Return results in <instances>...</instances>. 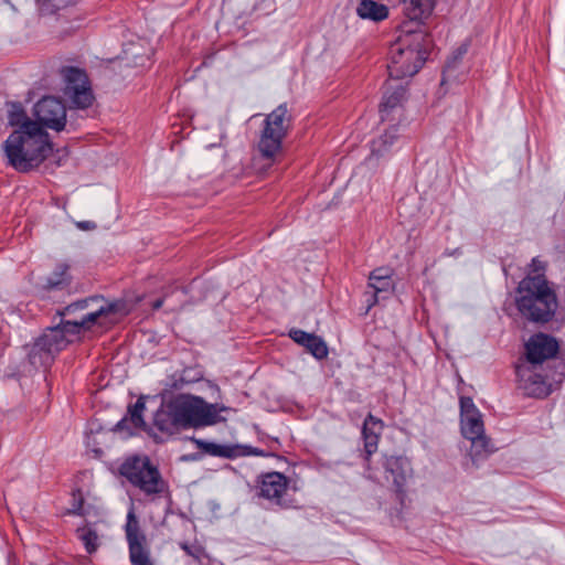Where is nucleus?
<instances>
[{
  "label": "nucleus",
  "instance_id": "6",
  "mask_svg": "<svg viewBox=\"0 0 565 565\" xmlns=\"http://www.w3.org/2000/svg\"><path fill=\"white\" fill-rule=\"evenodd\" d=\"M119 473L151 502L169 494L168 482L147 456L128 457L120 465Z\"/></svg>",
  "mask_w": 565,
  "mask_h": 565
},
{
  "label": "nucleus",
  "instance_id": "31",
  "mask_svg": "<svg viewBox=\"0 0 565 565\" xmlns=\"http://www.w3.org/2000/svg\"><path fill=\"white\" fill-rule=\"evenodd\" d=\"M95 225L92 222H79L77 223V227L81 230H89L93 228Z\"/></svg>",
  "mask_w": 565,
  "mask_h": 565
},
{
  "label": "nucleus",
  "instance_id": "20",
  "mask_svg": "<svg viewBox=\"0 0 565 565\" xmlns=\"http://www.w3.org/2000/svg\"><path fill=\"white\" fill-rule=\"evenodd\" d=\"M382 430L383 422L374 417L372 414H369L364 419L362 429L366 459L376 452Z\"/></svg>",
  "mask_w": 565,
  "mask_h": 565
},
{
  "label": "nucleus",
  "instance_id": "18",
  "mask_svg": "<svg viewBox=\"0 0 565 565\" xmlns=\"http://www.w3.org/2000/svg\"><path fill=\"white\" fill-rule=\"evenodd\" d=\"M289 337L298 344L305 347L316 359L322 360L328 356L327 343L321 337L308 333L300 329H291Z\"/></svg>",
  "mask_w": 565,
  "mask_h": 565
},
{
  "label": "nucleus",
  "instance_id": "29",
  "mask_svg": "<svg viewBox=\"0 0 565 565\" xmlns=\"http://www.w3.org/2000/svg\"><path fill=\"white\" fill-rule=\"evenodd\" d=\"M529 268H530V270H529L527 275H531V276L544 275L545 276L546 264L543 260H541L539 257H534L531 260Z\"/></svg>",
  "mask_w": 565,
  "mask_h": 565
},
{
  "label": "nucleus",
  "instance_id": "14",
  "mask_svg": "<svg viewBox=\"0 0 565 565\" xmlns=\"http://www.w3.org/2000/svg\"><path fill=\"white\" fill-rule=\"evenodd\" d=\"M526 359L532 365L541 364L553 358L558 349L557 342L543 333L534 334L525 344Z\"/></svg>",
  "mask_w": 565,
  "mask_h": 565
},
{
  "label": "nucleus",
  "instance_id": "13",
  "mask_svg": "<svg viewBox=\"0 0 565 565\" xmlns=\"http://www.w3.org/2000/svg\"><path fill=\"white\" fill-rule=\"evenodd\" d=\"M195 444L203 452L221 458L235 459L246 456H263V450L247 445L239 444H217L205 441L202 439L195 440Z\"/></svg>",
  "mask_w": 565,
  "mask_h": 565
},
{
  "label": "nucleus",
  "instance_id": "8",
  "mask_svg": "<svg viewBox=\"0 0 565 565\" xmlns=\"http://www.w3.org/2000/svg\"><path fill=\"white\" fill-rule=\"evenodd\" d=\"M460 429L462 436L471 441L469 455L473 463L493 451L484 434L482 415L470 397H460Z\"/></svg>",
  "mask_w": 565,
  "mask_h": 565
},
{
  "label": "nucleus",
  "instance_id": "21",
  "mask_svg": "<svg viewBox=\"0 0 565 565\" xmlns=\"http://www.w3.org/2000/svg\"><path fill=\"white\" fill-rule=\"evenodd\" d=\"M386 471L392 475L396 492L402 497L404 494V486L411 476V463L404 457H390L386 460Z\"/></svg>",
  "mask_w": 565,
  "mask_h": 565
},
{
  "label": "nucleus",
  "instance_id": "12",
  "mask_svg": "<svg viewBox=\"0 0 565 565\" xmlns=\"http://www.w3.org/2000/svg\"><path fill=\"white\" fill-rule=\"evenodd\" d=\"M65 88L64 94L70 102L79 108H86L92 105L94 96L87 75L76 67H67L63 71Z\"/></svg>",
  "mask_w": 565,
  "mask_h": 565
},
{
  "label": "nucleus",
  "instance_id": "16",
  "mask_svg": "<svg viewBox=\"0 0 565 565\" xmlns=\"http://www.w3.org/2000/svg\"><path fill=\"white\" fill-rule=\"evenodd\" d=\"M288 479L280 472H269L262 477L259 495L277 505L287 507L284 495L288 490Z\"/></svg>",
  "mask_w": 565,
  "mask_h": 565
},
{
  "label": "nucleus",
  "instance_id": "4",
  "mask_svg": "<svg viewBox=\"0 0 565 565\" xmlns=\"http://www.w3.org/2000/svg\"><path fill=\"white\" fill-rule=\"evenodd\" d=\"M105 307L96 311L84 315L79 320L63 321L56 327L47 328L43 334L36 339L29 359L32 364H45L52 360L53 354L62 351L75 340L82 329H90L96 320L105 312Z\"/></svg>",
  "mask_w": 565,
  "mask_h": 565
},
{
  "label": "nucleus",
  "instance_id": "27",
  "mask_svg": "<svg viewBox=\"0 0 565 565\" xmlns=\"http://www.w3.org/2000/svg\"><path fill=\"white\" fill-rule=\"evenodd\" d=\"M79 537L81 540L83 541L85 547H86V551L88 553H92L96 550L97 547V535L95 532H92L90 530H82L79 532Z\"/></svg>",
  "mask_w": 565,
  "mask_h": 565
},
{
  "label": "nucleus",
  "instance_id": "22",
  "mask_svg": "<svg viewBox=\"0 0 565 565\" xmlns=\"http://www.w3.org/2000/svg\"><path fill=\"white\" fill-rule=\"evenodd\" d=\"M403 12L409 21L419 22L430 15L434 0H402Z\"/></svg>",
  "mask_w": 565,
  "mask_h": 565
},
{
  "label": "nucleus",
  "instance_id": "2",
  "mask_svg": "<svg viewBox=\"0 0 565 565\" xmlns=\"http://www.w3.org/2000/svg\"><path fill=\"white\" fill-rule=\"evenodd\" d=\"M226 409L199 396L179 394L156 412L153 425L161 433L172 435L181 429L214 425L220 420V413Z\"/></svg>",
  "mask_w": 565,
  "mask_h": 565
},
{
  "label": "nucleus",
  "instance_id": "30",
  "mask_svg": "<svg viewBox=\"0 0 565 565\" xmlns=\"http://www.w3.org/2000/svg\"><path fill=\"white\" fill-rule=\"evenodd\" d=\"M83 509V495L81 491L73 492V503L67 510L68 513L81 514Z\"/></svg>",
  "mask_w": 565,
  "mask_h": 565
},
{
  "label": "nucleus",
  "instance_id": "23",
  "mask_svg": "<svg viewBox=\"0 0 565 565\" xmlns=\"http://www.w3.org/2000/svg\"><path fill=\"white\" fill-rule=\"evenodd\" d=\"M356 14L361 19L379 22L388 17V8L374 0H361L356 8Z\"/></svg>",
  "mask_w": 565,
  "mask_h": 565
},
{
  "label": "nucleus",
  "instance_id": "28",
  "mask_svg": "<svg viewBox=\"0 0 565 565\" xmlns=\"http://www.w3.org/2000/svg\"><path fill=\"white\" fill-rule=\"evenodd\" d=\"M180 547L195 561L201 562L204 556V550L199 545H189L188 543H181Z\"/></svg>",
  "mask_w": 565,
  "mask_h": 565
},
{
  "label": "nucleus",
  "instance_id": "32",
  "mask_svg": "<svg viewBox=\"0 0 565 565\" xmlns=\"http://www.w3.org/2000/svg\"><path fill=\"white\" fill-rule=\"evenodd\" d=\"M79 307L83 308V303L82 302H77V303H74V305H71V306L66 307L65 311L67 313H70L71 311H74L75 309H77Z\"/></svg>",
  "mask_w": 565,
  "mask_h": 565
},
{
  "label": "nucleus",
  "instance_id": "35",
  "mask_svg": "<svg viewBox=\"0 0 565 565\" xmlns=\"http://www.w3.org/2000/svg\"><path fill=\"white\" fill-rule=\"evenodd\" d=\"M107 310H108V315H109L110 312L115 311V305H113V303H108Z\"/></svg>",
  "mask_w": 565,
  "mask_h": 565
},
{
  "label": "nucleus",
  "instance_id": "19",
  "mask_svg": "<svg viewBox=\"0 0 565 565\" xmlns=\"http://www.w3.org/2000/svg\"><path fill=\"white\" fill-rule=\"evenodd\" d=\"M393 79L385 84L382 103L380 104V114L382 120H385L390 113L401 106L405 99L406 87L402 83L393 84Z\"/></svg>",
  "mask_w": 565,
  "mask_h": 565
},
{
  "label": "nucleus",
  "instance_id": "3",
  "mask_svg": "<svg viewBox=\"0 0 565 565\" xmlns=\"http://www.w3.org/2000/svg\"><path fill=\"white\" fill-rule=\"evenodd\" d=\"M519 312L532 322H548L557 309V297L544 275H526L516 288Z\"/></svg>",
  "mask_w": 565,
  "mask_h": 565
},
{
  "label": "nucleus",
  "instance_id": "17",
  "mask_svg": "<svg viewBox=\"0 0 565 565\" xmlns=\"http://www.w3.org/2000/svg\"><path fill=\"white\" fill-rule=\"evenodd\" d=\"M106 441V430L102 418L94 417L87 424L85 431V445L87 451L93 454L94 458H102L103 446Z\"/></svg>",
  "mask_w": 565,
  "mask_h": 565
},
{
  "label": "nucleus",
  "instance_id": "11",
  "mask_svg": "<svg viewBox=\"0 0 565 565\" xmlns=\"http://www.w3.org/2000/svg\"><path fill=\"white\" fill-rule=\"evenodd\" d=\"M33 116L40 127L61 131L66 125V107L58 98L46 96L33 107Z\"/></svg>",
  "mask_w": 565,
  "mask_h": 565
},
{
  "label": "nucleus",
  "instance_id": "1",
  "mask_svg": "<svg viewBox=\"0 0 565 565\" xmlns=\"http://www.w3.org/2000/svg\"><path fill=\"white\" fill-rule=\"evenodd\" d=\"M10 124L15 129L3 145L9 163L19 172L38 169L53 152L49 134L24 114H12Z\"/></svg>",
  "mask_w": 565,
  "mask_h": 565
},
{
  "label": "nucleus",
  "instance_id": "15",
  "mask_svg": "<svg viewBox=\"0 0 565 565\" xmlns=\"http://www.w3.org/2000/svg\"><path fill=\"white\" fill-rule=\"evenodd\" d=\"M534 367L535 365L530 364H519L516 366L520 386L529 396H547L551 392L550 385L545 382L542 375L534 372Z\"/></svg>",
  "mask_w": 565,
  "mask_h": 565
},
{
  "label": "nucleus",
  "instance_id": "34",
  "mask_svg": "<svg viewBox=\"0 0 565 565\" xmlns=\"http://www.w3.org/2000/svg\"><path fill=\"white\" fill-rule=\"evenodd\" d=\"M466 51H467L466 49H459V52H458V54L455 56V58H456V60H457V58H460V57L466 53Z\"/></svg>",
  "mask_w": 565,
  "mask_h": 565
},
{
  "label": "nucleus",
  "instance_id": "10",
  "mask_svg": "<svg viewBox=\"0 0 565 565\" xmlns=\"http://www.w3.org/2000/svg\"><path fill=\"white\" fill-rule=\"evenodd\" d=\"M125 534L131 565H157L148 539L140 529L134 507L127 513Z\"/></svg>",
  "mask_w": 565,
  "mask_h": 565
},
{
  "label": "nucleus",
  "instance_id": "25",
  "mask_svg": "<svg viewBox=\"0 0 565 565\" xmlns=\"http://www.w3.org/2000/svg\"><path fill=\"white\" fill-rule=\"evenodd\" d=\"M68 266L60 264L56 270L46 279L44 287L49 290L58 289L70 284V276L67 274Z\"/></svg>",
  "mask_w": 565,
  "mask_h": 565
},
{
  "label": "nucleus",
  "instance_id": "33",
  "mask_svg": "<svg viewBox=\"0 0 565 565\" xmlns=\"http://www.w3.org/2000/svg\"><path fill=\"white\" fill-rule=\"evenodd\" d=\"M162 303H163V300L162 299H158V300H156L153 302L152 307H153V309L157 310V309L161 308Z\"/></svg>",
  "mask_w": 565,
  "mask_h": 565
},
{
  "label": "nucleus",
  "instance_id": "7",
  "mask_svg": "<svg viewBox=\"0 0 565 565\" xmlns=\"http://www.w3.org/2000/svg\"><path fill=\"white\" fill-rule=\"evenodd\" d=\"M153 55V47L149 40L130 35L121 44L120 53L108 58V70L111 71L114 82L120 83L124 79L132 78L150 64Z\"/></svg>",
  "mask_w": 565,
  "mask_h": 565
},
{
  "label": "nucleus",
  "instance_id": "9",
  "mask_svg": "<svg viewBox=\"0 0 565 565\" xmlns=\"http://www.w3.org/2000/svg\"><path fill=\"white\" fill-rule=\"evenodd\" d=\"M292 125V115L286 103L277 106L264 120L258 141V150L263 158L274 160L281 151L282 140Z\"/></svg>",
  "mask_w": 565,
  "mask_h": 565
},
{
  "label": "nucleus",
  "instance_id": "24",
  "mask_svg": "<svg viewBox=\"0 0 565 565\" xmlns=\"http://www.w3.org/2000/svg\"><path fill=\"white\" fill-rule=\"evenodd\" d=\"M369 286L374 290V297L383 291H388L393 288L390 270L386 268H376L370 274Z\"/></svg>",
  "mask_w": 565,
  "mask_h": 565
},
{
  "label": "nucleus",
  "instance_id": "5",
  "mask_svg": "<svg viewBox=\"0 0 565 565\" xmlns=\"http://www.w3.org/2000/svg\"><path fill=\"white\" fill-rule=\"evenodd\" d=\"M407 34L399 38L391 46L387 65L391 79L412 77L422 68L427 58V50L424 44L426 34L423 31L407 30Z\"/></svg>",
  "mask_w": 565,
  "mask_h": 565
},
{
  "label": "nucleus",
  "instance_id": "26",
  "mask_svg": "<svg viewBox=\"0 0 565 565\" xmlns=\"http://www.w3.org/2000/svg\"><path fill=\"white\" fill-rule=\"evenodd\" d=\"M146 408L145 401L142 398H138L137 402L129 408L131 422L136 426H142L145 424L142 418V413Z\"/></svg>",
  "mask_w": 565,
  "mask_h": 565
}]
</instances>
